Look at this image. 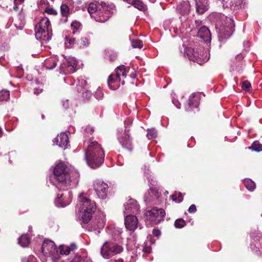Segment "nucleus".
<instances>
[{"label": "nucleus", "mask_w": 262, "mask_h": 262, "mask_svg": "<svg viewBox=\"0 0 262 262\" xmlns=\"http://www.w3.org/2000/svg\"><path fill=\"white\" fill-rule=\"evenodd\" d=\"M53 174L55 181L53 183L58 189H71L76 187L78 183V173L76 171H71L62 162L58 163L55 167Z\"/></svg>", "instance_id": "obj_1"}, {"label": "nucleus", "mask_w": 262, "mask_h": 262, "mask_svg": "<svg viewBox=\"0 0 262 262\" xmlns=\"http://www.w3.org/2000/svg\"><path fill=\"white\" fill-rule=\"evenodd\" d=\"M104 153L101 145L96 141L90 139L85 151V159L89 166L95 169L104 161Z\"/></svg>", "instance_id": "obj_2"}, {"label": "nucleus", "mask_w": 262, "mask_h": 262, "mask_svg": "<svg viewBox=\"0 0 262 262\" xmlns=\"http://www.w3.org/2000/svg\"><path fill=\"white\" fill-rule=\"evenodd\" d=\"M101 8L97 9V6L95 3L90 4L88 11L92 17H94L95 20L98 22L104 23L107 20L113 13V9L115 6L113 4L106 5L103 4Z\"/></svg>", "instance_id": "obj_3"}, {"label": "nucleus", "mask_w": 262, "mask_h": 262, "mask_svg": "<svg viewBox=\"0 0 262 262\" xmlns=\"http://www.w3.org/2000/svg\"><path fill=\"white\" fill-rule=\"evenodd\" d=\"M221 21L216 24V29H218V36L220 39L229 38L234 31V24L232 18L224 15L221 16Z\"/></svg>", "instance_id": "obj_4"}, {"label": "nucleus", "mask_w": 262, "mask_h": 262, "mask_svg": "<svg viewBox=\"0 0 262 262\" xmlns=\"http://www.w3.org/2000/svg\"><path fill=\"white\" fill-rule=\"evenodd\" d=\"M35 37L37 40L49 41L51 39L52 29L48 18L45 17L41 19L35 28Z\"/></svg>", "instance_id": "obj_5"}, {"label": "nucleus", "mask_w": 262, "mask_h": 262, "mask_svg": "<svg viewBox=\"0 0 262 262\" xmlns=\"http://www.w3.org/2000/svg\"><path fill=\"white\" fill-rule=\"evenodd\" d=\"M123 250L122 246L106 241L101 247L100 254L106 259H108L114 255L119 254Z\"/></svg>", "instance_id": "obj_6"}, {"label": "nucleus", "mask_w": 262, "mask_h": 262, "mask_svg": "<svg viewBox=\"0 0 262 262\" xmlns=\"http://www.w3.org/2000/svg\"><path fill=\"white\" fill-rule=\"evenodd\" d=\"M185 52L189 60L196 62L200 65L207 62L209 59V56L207 55V52H204L201 49H196L194 50L189 48L186 49Z\"/></svg>", "instance_id": "obj_7"}, {"label": "nucleus", "mask_w": 262, "mask_h": 262, "mask_svg": "<svg viewBox=\"0 0 262 262\" xmlns=\"http://www.w3.org/2000/svg\"><path fill=\"white\" fill-rule=\"evenodd\" d=\"M59 192L55 200V205L58 207H64L69 205L72 198V193L70 189H58Z\"/></svg>", "instance_id": "obj_8"}, {"label": "nucleus", "mask_w": 262, "mask_h": 262, "mask_svg": "<svg viewBox=\"0 0 262 262\" xmlns=\"http://www.w3.org/2000/svg\"><path fill=\"white\" fill-rule=\"evenodd\" d=\"M41 249L45 256L51 257L53 260L56 259L59 257V250L52 241L45 240L42 244Z\"/></svg>", "instance_id": "obj_9"}, {"label": "nucleus", "mask_w": 262, "mask_h": 262, "mask_svg": "<svg viewBox=\"0 0 262 262\" xmlns=\"http://www.w3.org/2000/svg\"><path fill=\"white\" fill-rule=\"evenodd\" d=\"M165 211L162 208H154L146 212V222L152 224H158L164 220Z\"/></svg>", "instance_id": "obj_10"}, {"label": "nucleus", "mask_w": 262, "mask_h": 262, "mask_svg": "<svg viewBox=\"0 0 262 262\" xmlns=\"http://www.w3.org/2000/svg\"><path fill=\"white\" fill-rule=\"evenodd\" d=\"M251 242L250 248L257 254H262V235L258 231H255L251 233Z\"/></svg>", "instance_id": "obj_11"}, {"label": "nucleus", "mask_w": 262, "mask_h": 262, "mask_svg": "<svg viewBox=\"0 0 262 262\" xmlns=\"http://www.w3.org/2000/svg\"><path fill=\"white\" fill-rule=\"evenodd\" d=\"M79 209L81 211L95 212L96 208L95 203L86 197L83 193L79 194L78 197Z\"/></svg>", "instance_id": "obj_12"}, {"label": "nucleus", "mask_w": 262, "mask_h": 262, "mask_svg": "<svg viewBox=\"0 0 262 262\" xmlns=\"http://www.w3.org/2000/svg\"><path fill=\"white\" fill-rule=\"evenodd\" d=\"M108 185L103 182L97 180L94 182V188L97 196L102 199H105L107 194Z\"/></svg>", "instance_id": "obj_13"}, {"label": "nucleus", "mask_w": 262, "mask_h": 262, "mask_svg": "<svg viewBox=\"0 0 262 262\" xmlns=\"http://www.w3.org/2000/svg\"><path fill=\"white\" fill-rule=\"evenodd\" d=\"M127 131L126 129H125L123 133L118 132L117 133V138L123 148L132 150L133 148L132 141L129 136L126 134Z\"/></svg>", "instance_id": "obj_14"}, {"label": "nucleus", "mask_w": 262, "mask_h": 262, "mask_svg": "<svg viewBox=\"0 0 262 262\" xmlns=\"http://www.w3.org/2000/svg\"><path fill=\"white\" fill-rule=\"evenodd\" d=\"M124 215H132V214L137 213L139 210L140 207L136 200L130 199L124 204Z\"/></svg>", "instance_id": "obj_15"}, {"label": "nucleus", "mask_w": 262, "mask_h": 262, "mask_svg": "<svg viewBox=\"0 0 262 262\" xmlns=\"http://www.w3.org/2000/svg\"><path fill=\"white\" fill-rule=\"evenodd\" d=\"M124 224L126 228L131 231H134L137 228L138 220L134 215H125Z\"/></svg>", "instance_id": "obj_16"}, {"label": "nucleus", "mask_w": 262, "mask_h": 262, "mask_svg": "<svg viewBox=\"0 0 262 262\" xmlns=\"http://www.w3.org/2000/svg\"><path fill=\"white\" fill-rule=\"evenodd\" d=\"M54 143L57 144L60 147L66 149L69 145V138L65 133H61L53 140Z\"/></svg>", "instance_id": "obj_17"}, {"label": "nucleus", "mask_w": 262, "mask_h": 262, "mask_svg": "<svg viewBox=\"0 0 262 262\" xmlns=\"http://www.w3.org/2000/svg\"><path fill=\"white\" fill-rule=\"evenodd\" d=\"M128 67H125L123 65L118 67L115 70V74H113L119 79H120L122 84H124L125 81L123 80L124 78H126L127 73L128 72Z\"/></svg>", "instance_id": "obj_18"}, {"label": "nucleus", "mask_w": 262, "mask_h": 262, "mask_svg": "<svg viewBox=\"0 0 262 262\" xmlns=\"http://www.w3.org/2000/svg\"><path fill=\"white\" fill-rule=\"evenodd\" d=\"M105 215L103 212H100L99 215L93 222V228L94 230L101 229L105 225Z\"/></svg>", "instance_id": "obj_19"}, {"label": "nucleus", "mask_w": 262, "mask_h": 262, "mask_svg": "<svg viewBox=\"0 0 262 262\" xmlns=\"http://www.w3.org/2000/svg\"><path fill=\"white\" fill-rule=\"evenodd\" d=\"M200 101V94L199 93H193L189 98L188 107L186 108V110L189 111L191 110L192 107L198 108L199 105Z\"/></svg>", "instance_id": "obj_20"}, {"label": "nucleus", "mask_w": 262, "mask_h": 262, "mask_svg": "<svg viewBox=\"0 0 262 262\" xmlns=\"http://www.w3.org/2000/svg\"><path fill=\"white\" fill-rule=\"evenodd\" d=\"M120 82H121L120 79L112 74L108 77L107 84L111 90H116L119 88Z\"/></svg>", "instance_id": "obj_21"}, {"label": "nucleus", "mask_w": 262, "mask_h": 262, "mask_svg": "<svg viewBox=\"0 0 262 262\" xmlns=\"http://www.w3.org/2000/svg\"><path fill=\"white\" fill-rule=\"evenodd\" d=\"M196 12L203 14L208 9V0H195Z\"/></svg>", "instance_id": "obj_22"}, {"label": "nucleus", "mask_w": 262, "mask_h": 262, "mask_svg": "<svg viewBox=\"0 0 262 262\" xmlns=\"http://www.w3.org/2000/svg\"><path fill=\"white\" fill-rule=\"evenodd\" d=\"M160 195L156 188L150 186V190L147 193L144 195V201L146 203H150L155 199H158Z\"/></svg>", "instance_id": "obj_23"}, {"label": "nucleus", "mask_w": 262, "mask_h": 262, "mask_svg": "<svg viewBox=\"0 0 262 262\" xmlns=\"http://www.w3.org/2000/svg\"><path fill=\"white\" fill-rule=\"evenodd\" d=\"M198 36L205 41L210 42L211 33L209 29L205 27H202L199 30Z\"/></svg>", "instance_id": "obj_24"}, {"label": "nucleus", "mask_w": 262, "mask_h": 262, "mask_svg": "<svg viewBox=\"0 0 262 262\" xmlns=\"http://www.w3.org/2000/svg\"><path fill=\"white\" fill-rule=\"evenodd\" d=\"M66 59V63H68V67H66V72L74 73L76 71V68L77 64V61L74 57H69Z\"/></svg>", "instance_id": "obj_25"}, {"label": "nucleus", "mask_w": 262, "mask_h": 262, "mask_svg": "<svg viewBox=\"0 0 262 262\" xmlns=\"http://www.w3.org/2000/svg\"><path fill=\"white\" fill-rule=\"evenodd\" d=\"M58 59L56 56H52L47 58L43 62V66L47 69L52 70L57 65Z\"/></svg>", "instance_id": "obj_26"}, {"label": "nucleus", "mask_w": 262, "mask_h": 262, "mask_svg": "<svg viewBox=\"0 0 262 262\" xmlns=\"http://www.w3.org/2000/svg\"><path fill=\"white\" fill-rule=\"evenodd\" d=\"M190 9V4L188 1H183L177 6V9L182 15L188 14Z\"/></svg>", "instance_id": "obj_27"}, {"label": "nucleus", "mask_w": 262, "mask_h": 262, "mask_svg": "<svg viewBox=\"0 0 262 262\" xmlns=\"http://www.w3.org/2000/svg\"><path fill=\"white\" fill-rule=\"evenodd\" d=\"M123 1L133 5L135 8L141 11H145L147 9L146 5L140 0H123Z\"/></svg>", "instance_id": "obj_28"}, {"label": "nucleus", "mask_w": 262, "mask_h": 262, "mask_svg": "<svg viewBox=\"0 0 262 262\" xmlns=\"http://www.w3.org/2000/svg\"><path fill=\"white\" fill-rule=\"evenodd\" d=\"M76 248V245L72 244L69 246H60L58 250L60 251V254L68 255L70 253L71 251L74 250Z\"/></svg>", "instance_id": "obj_29"}, {"label": "nucleus", "mask_w": 262, "mask_h": 262, "mask_svg": "<svg viewBox=\"0 0 262 262\" xmlns=\"http://www.w3.org/2000/svg\"><path fill=\"white\" fill-rule=\"evenodd\" d=\"M30 242V238L27 234L21 235L18 239V244L23 247H27Z\"/></svg>", "instance_id": "obj_30"}, {"label": "nucleus", "mask_w": 262, "mask_h": 262, "mask_svg": "<svg viewBox=\"0 0 262 262\" xmlns=\"http://www.w3.org/2000/svg\"><path fill=\"white\" fill-rule=\"evenodd\" d=\"M80 211L82 213L81 220L85 223H88L91 220L92 214L94 212L90 211H81V210H80Z\"/></svg>", "instance_id": "obj_31"}, {"label": "nucleus", "mask_w": 262, "mask_h": 262, "mask_svg": "<svg viewBox=\"0 0 262 262\" xmlns=\"http://www.w3.org/2000/svg\"><path fill=\"white\" fill-rule=\"evenodd\" d=\"M244 184L246 188L250 191H253L256 187V185L254 182L250 179H245L244 181Z\"/></svg>", "instance_id": "obj_32"}, {"label": "nucleus", "mask_w": 262, "mask_h": 262, "mask_svg": "<svg viewBox=\"0 0 262 262\" xmlns=\"http://www.w3.org/2000/svg\"><path fill=\"white\" fill-rule=\"evenodd\" d=\"M60 11L62 16L66 17L64 21H66L69 14V8L68 6L66 4H62L60 6Z\"/></svg>", "instance_id": "obj_33"}, {"label": "nucleus", "mask_w": 262, "mask_h": 262, "mask_svg": "<svg viewBox=\"0 0 262 262\" xmlns=\"http://www.w3.org/2000/svg\"><path fill=\"white\" fill-rule=\"evenodd\" d=\"M10 98V92L6 90L0 91V101H7Z\"/></svg>", "instance_id": "obj_34"}, {"label": "nucleus", "mask_w": 262, "mask_h": 262, "mask_svg": "<svg viewBox=\"0 0 262 262\" xmlns=\"http://www.w3.org/2000/svg\"><path fill=\"white\" fill-rule=\"evenodd\" d=\"M249 149L253 151L259 152L262 151V144H260L258 141H254L252 145L249 147Z\"/></svg>", "instance_id": "obj_35"}, {"label": "nucleus", "mask_w": 262, "mask_h": 262, "mask_svg": "<svg viewBox=\"0 0 262 262\" xmlns=\"http://www.w3.org/2000/svg\"><path fill=\"white\" fill-rule=\"evenodd\" d=\"M90 43V39L86 37H82L79 41V45L81 48L88 47Z\"/></svg>", "instance_id": "obj_36"}, {"label": "nucleus", "mask_w": 262, "mask_h": 262, "mask_svg": "<svg viewBox=\"0 0 262 262\" xmlns=\"http://www.w3.org/2000/svg\"><path fill=\"white\" fill-rule=\"evenodd\" d=\"M72 262H92L88 257H82L81 256H76L73 259Z\"/></svg>", "instance_id": "obj_37"}, {"label": "nucleus", "mask_w": 262, "mask_h": 262, "mask_svg": "<svg viewBox=\"0 0 262 262\" xmlns=\"http://www.w3.org/2000/svg\"><path fill=\"white\" fill-rule=\"evenodd\" d=\"M146 136L149 140L155 139L157 136V132L154 128L148 129Z\"/></svg>", "instance_id": "obj_38"}, {"label": "nucleus", "mask_w": 262, "mask_h": 262, "mask_svg": "<svg viewBox=\"0 0 262 262\" xmlns=\"http://www.w3.org/2000/svg\"><path fill=\"white\" fill-rule=\"evenodd\" d=\"M171 198L172 201L176 202L177 203H180L183 200V196L182 194L180 192H179L178 195L177 196V194L176 193L171 195Z\"/></svg>", "instance_id": "obj_39"}, {"label": "nucleus", "mask_w": 262, "mask_h": 262, "mask_svg": "<svg viewBox=\"0 0 262 262\" xmlns=\"http://www.w3.org/2000/svg\"><path fill=\"white\" fill-rule=\"evenodd\" d=\"M131 43L134 48H138L139 49H141L143 46L142 42L139 39H134L132 40Z\"/></svg>", "instance_id": "obj_40"}, {"label": "nucleus", "mask_w": 262, "mask_h": 262, "mask_svg": "<svg viewBox=\"0 0 262 262\" xmlns=\"http://www.w3.org/2000/svg\"><path fill=\"white\" fill-rule=\"evenodd\" d=\"M185 226V222L182 219H177L174 223V226L177 228H182Z\"/></svg>", "instance_id": "obj_41"}, {"label": "nucleus", "mask_w": 262, "mask_h": 262, "mask_svg": "<svg viewBox=\"0 0 262 262\" xmlns=\"http://www.w3.org/2000/svg\"><path fill=\"white\" fill-rule=\"evenodd\" d=\"M77 85H78L80 87H81V89L80 90H79V88H78L77 89V90L81 91L82 90V89H84V87L86 85V80L84 79L82 77H81L80 78H79L78 79V84H77Z\"/></svg>", "instance_id": "obj_42"}, {"label": "nucleus", "mask_w": 262, "mask_h": 262, "mask_svg": "<svg viewBox=\"0 0 262 262\" xmlns=\"http://www.w3.org/2000/svg\"><path fill=\"white\" fill-rule=\"evenodd\" d=\"M68 63H66V59H64L60 64V72L65 74H70L71 73L66 72V67H68Z\"/></svg>", "instance_id": "obj_43"}, {"label": "nucleus", "mask_w": 262, "mask_h": 262, "mask_svg": "<svg viewBox=\"0 0 262 262\" xmlns=\"http://www.w3.org/2000/svg\"><path fill=\"white\" fill-rule=\"evenodd\" d=\"M80 26V25L79 23L77 21L73 22L71 24V27L72 29L73 30V33L75 34L76 32L77 31L78 29L79 28Z\"/></svg>", "instance_id": "obj_44"}, {"label": "nucleus", "mask_w": 262, "mask_h": 262, "mask_svg": "<svg viewBox=\"0 0 262 262\" xmlns=\"http://www.w3.org/2000/svg\"><path fill=\"white\" fill-rule=\"evenodd\" d=\"M242 86L244 90L248 91L251 87V83L248 81H244L242 82Z\"/></svg>", "instance_id": "obj_45"}, {"label": "nucleus", "mask_w": 262, "mask_h": 262, "mask_svg": "<svg viewBox=\"0 0 262 262\" xmlns=\"http://www.w3.org/2000/svg\"><path fill=\"white\" fill-rule=\"evenodd\" d=\"M75 43V39L74 38H71L66 37L65 38V44L67 45L69 43L70 45H73Z\"/></svg>", "instance_id": "obj_46"}, {"label": "nucleus", "mask_w": 262, "mask_h": 262, "mask_svg": "<svg viewBox=\"0 0 262 262\" xmlns=\"http://www.w3.org/2000/svg\"><path fill=\"white\" fill-rule=\"evenodd\" d=\"M45 12L47 13L48 14L55 15L57 14V12L56 10L51 8H47L45 9Z\"/></svg>", "instance_id": "obj_47"}, {"label": "nucleus", "mask_w": 262, "mask_h": 262, "mask_svg": "<svg viewBox=\"0 0 262 262\" xmlns=\"http://www.w3.org/2000/svg\"><path fill=\"white\" fill-rule=\"evenodd\" d=\"M35 258L33 256H29V257H24L21 259V262H32Z\"/></svg>", "instance_id": "obj_48"}, {"label": "nucleus", "mask_w": 262, "mask_h": 262, "mask_svg": "<svg viewBox=\"0 0 262 262\" xmlns=\"http://www.w3.org/2000/svg\"><path fill=\"white\" fill-rule=\"evenodd\" d=\"M94 129L93 127H91V126H88L85 128V130H84V132H85V134H89V133H90V134H91L92 133H93V132H94Z\"/></svg>", "instance_id": "obj_49"}, {"label": "nucleus", "mask_w": 262, "mask_h": 262, "mask_svg": "<svg viewBox=\"0 0 262 262\" xmlns=\"http://www.w3.org/2000/svg\"><path fill=\"white\" fill-rule=\"evenodd\" d=\"M103 95V94L101 90H98L96 92L95 96L97 99H100L102 98Z\"/></svg>", "instance_id": "obj_50"}, {"label": "nucleus", "mask_w": 262, "mask_h": 262, "mask_svg": "<svg viewBox=\"0 0 262 262\" xmlns=\"http://www.w3.org/2000/svg\"><path fill=\"white\" fill-rule=\"evenodd\" d=\"M42 88H43V86H42V84H40L38 86V89H37L36 88H35V89H34V94H35L36 95H38L39 94L41 93L42 91Z\"/></svg>", "instance_id": "obj_51"}, {"label": "nucleus", "mask_w": 262, "mask_h": 262, "mask_svg": "<svg viewBox=\"0 0 262 262\" xmlns=\"http://www.w3.org/2000/svg\"><path fill=\"white\" fill-rule=\"evenodd\" d=\"M196 206L194 204L191 205L188 209L189 212L191 213H194L196 212Z\"/></svg>", "instance_id": "obj_52"}, {"label": "nucleus", "mask_w": 262, "mask_h": 262, "mask_svg": "<svg viewBox=\"0 0 262 262\" xmlns=\"http://www.w3.org/2000/svg\"><path fill=\"white\" fill-rule=\"evenodd\" d=\"M152 234L155 236H159L160 235L161 232H160V231L159 229H154L152 230Z\"/></svg>", "instance_id": "obj_53"}, {"label": "nucleus", "mask_w": 262, "mask_h": 262, "mask_svg": "<svg viewBox=\"0 0 262 262\" xmlns=\"http://www.w3.org/2000/svg\"><path fill=\"white\" fill-rule=\"evenodd\" d=\"M116 53H112L109 55L108 58L111 61H114L116 59Z\"/></svg>", "instance_id": "obj_54"}, {"label": "nucleus", "mask_w": 262, "mask_h": 262, "mask_svg": "<svg viewBox=\"0 0 262 262\" xmlns=\"http://www.w3.org/2000/svg\"><path fill=\"white\" fill-rule=\"evenodd\" d=\"M143 250L144 252L146 253H149L151 251V248L150 247L148 246H145L143 247Z\"/></svg>", "instance_id": "obj_55"}, {"label": "nucleus", "mask_w": 262, "mask_h": 262, "mask_svg": "<svg viewBox=\"0 0 262 262\" xmlns=\"http://www.w3.org/2000/svg\"><path fill=\"white\" fill-rule=\"evenodd\" d=\"M172 102L174 104V105L178 108H180L181 107V104L180 102L177 100H173Z\"/></svg>", "instance_id": "obj_56"}, {"label": "nucleus", "mask_w": 262, "mask_h": 262, "mask_svg": "<svg viewBox=\"0 0 262 262\" xmlns=\"http://www.w3.org/2000/svg\"><path fill=\"white\" fill-rule=\"evenodd\" d=\"M63 103V106L65 108H68L69 106V100H66L65 101H63L62 102Z\"/></svg>", "instance_id": "obj_57"}, {"label": "nucleus", "mask_w": 262, "mask_h": 262, "mask_svg": "<svg viewBox=\"0 0 262 262\" xmlns=\"http://www.w3.org/2000/svg\"><path fill=\"white\" fill-rule=\"evenodd\" d=\"M201 24V21H200V20H196L195 21V25L196 27L200 26Z\"/></svg>", "instance_id": "obj_58"}, {"label": "nucleus", "mask_w": 262, "mask_h": 262, "mask_svg": "<svg viewBox=\"0 0 262 262\" xmlns=\"http://www.w3.org/2000/svg\"><path fill=\"white\" fill-rule=\"evenodd\" d=\"M130 123V120L129 119L126 120L124 121V125L126 126L127 124H129Z\"/></svg>", "instance_id": "obj_59"}, {"label": "nucleus", "mask_w": 262, "mask_h": 262, "mask_svg": "<svg viewBox=\"0 0 262 262\" xmlns=\"http://www.w3.org/2000/svg\"><path fill=\"white\" fill-rule=\"evenodd\" d=\"M237 57L239 59H241V58H243V55L242 54H238L237 55Z\"/></svg>", "instance_id": "obj_60"}, {"label": "nucleus", "mask_w": 262, "mask_h": 262, "mask_svg": "<svg viewBox=\"0 0 262 262\" xmlns=\"http://www.w3.org/2000/svg\"><path fill=\"white\" fill-rule=\"evenodd\" d=\"M115 262H124L122 259H119L117 260Z\"/></svg>", "instance_id": "obj_61"}, {"label": "nucleus", "mask_w": 262, "mask_h": 262, "mask_svg": "<svg viewBox=\"0 0 262 262\" xmlns=\"http://www.w3.org/2000/svg\"><path fill=\"white\" fill-rule=\"evenodd\" d=\"M148 1L152 3H154L156 1V0H148Z\"/></svg>", "instance_id": "obj_62"}, {"label": "nucleus", "mask_w": 262, "mask_h": 262, "mask_svg": "<svg viewBox=\"0 0 262 262\" xmlns=\"http://www.w3.org/2000/svg\"><path fill=\"white\" fill-rule=\"evenodd\" d=\"M23 27L21 26H20V27H19V29L20 30H21V29H23Z\"/></svg>", "instance_id": "obj_63"}, {"label": "nucleus", "mask_w": 262, "mask_h": 262, "mask_svg": "<svg viewBox=\"0 0 262 262\" xmlns=\"http://www.w3.org/2000/svg\"><path fill=\"white\" fill-rule=\"evenodd\" d=\"M132 78H135L136 76H135V75H134L132 76Z\"/></svg>", "instance_id": "obj_64"}]
</instances>
